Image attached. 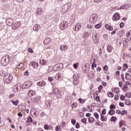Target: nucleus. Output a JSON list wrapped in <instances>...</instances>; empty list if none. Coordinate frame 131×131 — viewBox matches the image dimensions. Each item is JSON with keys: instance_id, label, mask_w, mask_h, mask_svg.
<instances>
[{"instance_id": "obj_56", "label": "nucleus", "mask_w": 131, "mask_h": 131, "mask_svg": "<svg viewBox=\"0 0 131 131\" xmlns=\"http://www.w3.org/2000/svg\"><path fill=\"white\" fill-rule=\"evenodd\" d=\"M48 80L49 81H50V82H52V81H53V80H54V79L53 78V77H49L48 78Z\"/></svg>"}, {"instance_id": "obj_2", "label": "nucleus", "mask_w": 131, "mask_h": 131, "mask_svg": "<svg viewBox=\"0 0 131 131\" xmlns=\"http://www.w3.org/2000/svg\"><path fill=\"white\" fill-rule=\"evenodd\" d=\"M13 80V75L12 74H5L4 77L5 83H11Z\"/></svg>"}, {"instance_id": "obj_12", "label": "nucleus", "mask_w": 131, "mask_h": 131, "mask_svg": "<svg viewBox=\"0 0 131 131\" xmlns=\"http://www.w3.org/2000/svg\"><path fill=\"white\" fill-rule=\"evenodd\" d=\"M24 85L25 86V89H29V88L32 85V82H31V81H27L25 82Z\"/></svg>"}, {"instance_id": "obj_32", "label": "nucleus", "mask_w": 131, "mask_h": 131, "mask_svg": "<svg viewBox=\"0 0 131 131\" xmlns=\"http://www.w3.org/2000/svg\"><path fill=\"white\" fill-rule=\"evenodd\" d=\"M108 114L110 115H114L115 114V111L114 110H111L108 112Z\"/></svg>"}, {"instance_id": "obj_33", "label": "nucleus", "mask_w": 131, "mask_h": 131, "mask_svg": "<svg viewBox=\"0 0 131 131\" xmlns=\"http://www.w3.org/2000/svg\"><path fill=\"white\" fill-rule=\"evenodd\" d=\"M95 121V119L93 117L89 118V122L90 123H93V122Z\"/></svg>"}, {"instance_id": "obj_18", "label": "nucleus", "mask_w": 131, "mask_h": 131, "mask_svg": "<svg viewBox=\"0 0 131 131\" xmlns=\"http://www.w3.org/2000/svg\"><path fill=\"white\" fill-rule=\"evenodd\" d=\"M81 29V24L80 23H78L75 27V31H79Z\"/></svg>"}, {"instance_id": "obj_41", "label": "nucleus", "mask_w": 131, "mask_h": 131, "mask_svg": "<svg viewBox=\"0 0 131 131\" xmlns=\"http://www.w3.org/2000/svg\"><path fill=\"white\" fill-rule=\"evenodd\" d=\"M40 64H41V65H46V64H47V62H46V60H40L39 62Z\"/></svg>"}, {"instance_id": "obj_44", "label": "nucleus", "mask_w": 131, "mask_h": 131, "mask_svg": "<svg viewBox=\"0 0 131 131\" xmlns=\"http://www.w3.org/2000/svg\"><path fill=\"white\" fill-rule=\"evenodd\" d=\"M23 66H24V64H23V63H20L19 64L18 66H17V68L18 69H21V68H22Z\"/></svg>"}, {"instance_id": "obj_57", "label": "nucleus", "mask_w": 131, "mask_h": 131, "mask_svg": "<svg viewBox=\"0 0 131 131\" xmlns=\"http://www.w3.org/2000/svg\"><path fill=\"white\" fill-rule=\"evenodd\" d=\"M120 99L121 100H122V101H124V100H125V96L121 95L120 97Z\"/></svg>"}, {"instance_id": "obj_43", "label": "nucleus", "mask_w": 131, "mask_h": 131, "mask_svg": "<svg viewBox=\"0 0 131 131\" xmlns=\"http://www.w3.org/2000/svg\"><path fill=\"white\" fill-rule=\"evenodd\" d=\"M112 92H113V93H116L117 94H118V93H119V89H118V88H116L113 89Z\"/></svg>"}, {"instance_id": "obj_19", "label": "nucleus", "mask_w": 131, "mask_h": 131, "mask_svg": "<svg viewBox=\"0 0 131 131\" xmlns=\"http://www.w3.org/2000/svg\"><path fill=\"white\" fill-rule=\"evenodd\" d=\"M105 27L107 30H109L110 31H112L113 30V26H110L108 24H105Z\"/></svg>"}, {"instance_id": "obj_36", "label": "nucleus", "mask_w": 131, "mask_h": 131, "mask_svg": "<svg viewBox=\"0 0 131 131\" xmlns=\"http://www.w3.org/2000/svg\"><path fill=\"white\" fill-rule=\"evenodd\" d=\"M101 121H107V118H105V116L103 115H101Z\"/></svg>"}, {"instance_id": "obj_7", "label": "nucleus", "mask_w": 131, "mask_h": 131, "mask_svg": "<svg viewBox=\"0 0 131 131\" xmlns=\"http://www.w3.org/2000/svg\"><path fill=\"white\" fill-rule=\"evenodd\" d=\"M21 26V22L20 21H16L15 22L12 26V29L15 30V29H17Z\"/></svg>"}, {"instance_id": "obj_55", "label": "nucleus", "mask_w": 131, "mask_h": 131, "mask_svg": "<svg viewBox=\"0 0 131 131\" xmlns=\"http://www.w3.org/2000/svg\"><path fill=\"white\" fill-rule=\"evenodd\" d=\"M79 102H80V103H81V104H83V103H84V100L81 98H79Z\"/></svg>"}, {"instance_id": "obj_53", "label": "nucleus", "mask_w": 131, "mask_h": 131, "mask_svg": "<svg viewBox=\"0 0 131 131\" xmlns=\"http://www.w3.org/2000/svg\"><path fill=\"white\" fill-rule=\"evenodd\" d=\"M127 90V85L126 84L123 85V91H126Z\"/></svg>"}, {"instance_id": "obj_54", "label": "nucleus", "mask_w": 131, "mask_h": 131, "mask_svg": "<svg viewBox=\"0 0 131 131\" xmlns=\"http://www.w3.org/2000/svg\"><path fill=\"white\" fill-rule=\"evenodd\" d=\"M73 67L74 69H77V67H78V63H74L73 64Z\"/></svg>"}, {"instance_id": "obj_59", "label": "nucleus", "mask_w": 131, "mask_h": 131, "mask_svg": "<svg viewBox=\"0 0 131 131\" xmlns=\"http://www.w3.org/2000/svg\"><path fill=\"white\" fill-rule=\"evenodd\" d=\"M55 129H56V130H57V131H60V126H56L55 127Z\"/></svg>"}, {"instance_id": "obj_23", "label": "nucleus", "mask_w": 131, "mask_h": 131, "mask_svg": "<svg viewBox=\"0 0 131 131\" xmlns=\"http://www.w3.org/2000/svg\"><path fill=\"white\" fill-rule=\"evenodd\" d=\"M42 12V8H39L36 10L35 13H36V15H41Z\"/></svg>"}, {"instance_id": "obj_34", "label": "nucleus", "mask_w": 131, "mask_h": 131, "mask_svg": "<svg viewBox=\"0 0 131 131\" xmlns=\"http://www.w3.org/2000/svg\"><path fill=\"white\" fill-rule=\"evenodd\" d=\"M53 93L54 94H55V95H58V94L59 93V90H58L57 88L54 89L53 90Z\"/></svg>"}, {"instance_id": "obj_17", "label": "nucleus", "mask_w": 131, "mask_h": 131, "mask_svg": "<svg viewBox=\"0 0 131 131\" xmlns=\"http://www.w3.org/2000/svg\"><path fill=\"white\" fill-rule=\"evenodd\" d=\"M30 64L31 66L33 67V68H35L36 69L37 68V67H38V63L37 62L32 61L30 63Z\"/></svg>"}, {"instance_id": "obj_35", "label": "nucleus", "mask_w": 131, "mask_h": 131, "mask_svg": "<svg viewBox=\"0 0 131 131\" xmlns=\"http://www.w3.org/2000/svg\"><path fill=\"white\" fill-rule=\"evenodd\" d=\"M101 26H102V23H100L99 24L96 25L95 26V28H96V29H99V28H100Z\"/></svg>"}, {"instance_id": "obj_39", "label": "nucleus", "mask_w": 131, "mask_h": 131, "mask_svg": "<svg viewBox=\"0 0 131 131\" xmlns=\"http://www.w3.org/2000/svg\"><path fill=\"white\" fill-rule=\"evenodd\" d=\"M107 95L110 98H113V97H114V94H113V93L112 92H108Z\"/></svg>"}, {"instance_id": "obj_21", "label": "nucleus", "mask_w": 131, "mask_h": 131, "mask_svg": "<svg viewBox=\"0 0 131 131\" xmlns=\"http://www.w3.org/2000/svg\"><path fill=\"white\" fill-rule=\"evenodd\" d=\"M112 50H113V47L111 46V44H108L107 45V51L108 53H111L112 52Z\"/></svg>"}, {"instance_id": "obj_46", "label": "nucleus", "mask_w": 131, "mask_h": 131, "mask_svg": "<svg viewBox=\"0 0 131 131\" xmlns=\"http://www.w3.org/2000/svg\"><path fill=\"white\" fill-rule=\"evenodd\" d=\"M79 83V82H78V80H74L73 84L74 85H77Z\"/></svg>"}, {"instance_id": "obj_20", "label": "nucleus", "mask_w": 131, "mask_h": 131, "mask_svg": "<svg viewBox=\"0 0 131 131\" xmlns=\"http://www.w3.org/2000/svg\"><path fill=\"white\" fill-rule=\"evenodd\" d=\"M91 36V35L89 32H84L83 34V38H84V39H86L88 37H90Z\"/></svg>"}, {"instance_id": "obj_64", "label": "nucleus", "mask_w": 131, "mask_h": 131, "mask_svg": "<svg viewBox=\"0 0 131 131\" xmlns=\"http://www.w3.org/2000/svg\"><path fill=\"white\" fill-rule=\"evenodd\" d=\"M126 96L127 98H128L129 99H130V98H131V94H127L126 95Z\"/></svg>"}, {"instance_id": "obj_47", "label": "nucleus", "mask_w": 131, "mask_h": 131, "mask_svg": "<svg viewBox=\"0 0 131 131\" xmlns=\"http://www.w3.org/2000/svg\"><path fill=\"white\" fill-rule=\"evenodd\" d=\"M71 123H72L73 125H75V124L76 123V120L74 119H72Z\"/></svg>"}, {"instance_id": "obj_48", "label": "nucleus", "mask_w": 131, "mask_h": 131, "mask_svg": "<svg viewBox=\"0 0 131 131\" xmlns=\"http://www.w3.org/2000/svg\"><path fill=\"white\" fill-rule=\"evenodd\" d=\"M124 114H127V111L123 110L121 113V115H124Z\"/></svg>"}, {"instance_id": "obj_10", "label": "nucleus", "mask_w": 131, "mask_h": 131, "mask_svg": "<svg viewBox=\"0 0 131 131\" xmlns=\"http://www.w3.org/2000/svg\"><path fill=\"white\" fill-rule=\"evenodd\" d=\"M21 90V86L19 85H16L13 86V91L14 93H17V92H19Z\"/></svg>"}, {"instance_id": "obj_11", "label": "nucleus", "mask_w": 131, "mask_h": 131, "mask_svg": "<svg viewBox=\"0 0 131 131\" xmlns=\"http://www.w3.org/2000/svg\"><path fill=\"white\" fill-rule=\"evenodd\" d=\"M14 23V20L12 18H8L6 19V24L8 26H11Z\"/></svg>"}, {"instance_id": "obj_14", "label": "nucleus", "mask_w": 131, "mask_h": 131, "mask_svg": "<svg viewBox=\"0 0 131 131\" xmlns=\"http://www.w3.org/2000/svg\"><path fill=\"white\" fill-rule=\"evenodd\" d=\"M92 37L95 43H99V38L98 37V36L96 35H93Z\"/></svg>"}, {"instance_id": "obj_24", "label": "nucleus", "mask_w": 131, "mask_h": 131, "mask_svg": "<svg viewBox=\"0 0 131 131\" xmlns=\"http://www.w3.org/2000/svg\"><path fill=\"white\" fill-rule=\"evenodd\" d=\"M37 85H39V86H42L43 85H46V82L43 81H39L37 83Z\"/></svg>"}, {"instance_id": "obj_13", "label": "nucleus", "mask_w": 131, "mask_h": 131, "mask_svg": "<svg viewBox=\"0 0 131 131\" xmlns=\"http://www.w3.org/2000/svg\"><path fill=\"white\" fill-rule=\"evenodd\" d=\"M43 43L45 46H48L51 43V38H46L43 40Z\"/></svg>"}, {"instance_id": "obj_42", "label": "nucleus", "mask_w": 131, "mask_h": 131, "mask_svg": "<svg viewBox=\"0 0 131 131\" xmlns=\"http://www.w3.org/2000/svg\"><path fill=\"white\" fill-rule=\"evenodd\" d=\"M82 72H83V73H84L85 74H86V73H88V72H89V68H88V69H86V68H85V69L83 68V69H82Z\"/></svg>"}, {"instance_id": "obj_1", "label": "nucleus", "mask_w": 131, "mask_h": 131, "mask_svg": "<svg viewBox=\"0 0 131 131\" xmlns=\"http://www.w3.org/2000/svg\"><path fill=\"white\" fill-rule=\"evenodd\" d=\"M70 9H71V3H69L64 5L61 9L62 14H66V13H68V12L70 11Z\"/></svg>"}, {"instance_id": "obj_58", "label": "nucleus", "mask_w": 131, "mask_h": 131, "mask_svg": "<svg viewBox=\"0 0 131 131\" xmlns=\"http://www.w3.org/2000/svg\"><path fill=\"white\" fill-rule=\"evenodd\" d=\"M75 126L76 128H79V127H80V125H79V123L77 122Z\"/></svg>"}, {"instance_id": "obj_3", "label": "nucleus", "mask_w": 131, "mask_h": 131, "mask_svg": "<svg viewBox=\"0 0 131 131\" xmlns=\"http://www.w3.org/2000/svg\"><path fill=\"white\" fill-rule=\"evenodd\" d=\"M10 56L8 55H6L3 57H2L1 60V64L3 66H7L8 64H9V62H10Z\"/></svg>"}, {"instance_id": "obj_38", "label": "nucleus", "mask_w": 131, "mask_h": 131, "mask_svg": "<svg viewBox=\"0 0 131 131\" xmlns=\"http://www.w3.org/2000/svg\"><path fill=\"white\" fill-rule=\"evenodd\" d=\"M44 128L46 130H49V129H50V125L45 124L44 125Z\"/></svg>"}, {"instance_id": "obj_52", "label": "nucleus", "mask_w": 131, "mask_h": 131, "mask_svg": "<svg viewBox=\"0 0 131 131\" xmlns=\"http://www.w3.org/2000/svg\"><path fill=\"white\" fill-rule=\"evenodd\" d=\"M32 118L31 117H29V118L27 119L28 122H32Z\"/></svg>"}, {"instance_id": "obj_49", "label": "nucleus", "mask_w": 131, "mask_h": 131, "mask_svg": "<svg viewBox=\"0 0 131 131\" xmlns=\"http://www.w3.org/2000/svg\"><path fill=\"white\" fill-rule=\"evenodd\" d=\"M103 69L104 71H108V66L105 65L103 67Z\"/></svg>"}, {"instance_id": "obj_9", "label": "nucleus", "mask_w": 131, "mask_h": 131, "mask_svg": "<svg viewBox=\"0 0 131 131\" xmlns=\"http://www.w3.org/2000/svg\"><path fill=\"white\" fill-rule=\"evenodd\" d=\"M40 96H36L35 97H33L32 98V102L33 103H38L39 102H40V99H41Z\"/></svg>"}, {"instance_id": "obj_51", "label": "nucleus", "mask_w": 131, "mask_h": 131, "mask_svg": "<svg viewBox=\"0 0 131 131\" xmlns=\"http://www.w3.org/2000/svg\"><path fill=\"white\" fill-rule=\"evenodd\" d=\"M86 118L82 119L81 120V122H83L84 124H85L86 123Z\"/></svg>"}, {"instance_id": "obj_16", "label": "nucleus", "mask_w": 131, "mask_h": 131, "mask_svg": "<svg viewBox=\"0 0 131 131\" xmlns=\"http://www.w3.org/2000/svg\"><path fill=\"white\" fill-rule=\"evenodd\" d=\"M60 49L62 52H65L68 49V46H67V45H61L60 47Z\"/></svg>"}, {"instance_id": "obj_15", "label": "nucleus", "mask_w": 131, "mask_h": 131, "mask_svg": "<svg viewBox=\"0 0 131 131\" xmlns=\"http://www.w3.org/2000/svg\"><path fill=\"white\" fill-rule=\"evenodd\" d=\"M39 29H40V25L38 24L35 25L33 28L34 31H38Z\"/></svg>"}, {"instance_id": "obj_8", "label": "nucleus", "mask_w": 131, "mask_h": 131, "mask_svg": "<svg viewBox=\"0 0 131 131\" xmlns=\"http://www.w3.org/2000/svg\"><path fill=\"white\" fill-rule=\"evenodd\" d=\"M120 19V15L118 13H115L114 15L113 16L112 20L113 21H118Z\"/></svg>"}, {"instance_id": "obj_5", "label": "nucleus", "mask_w": 131, "mask_h": 131, "mask_svg": "<svg viewBox=\"0 0 131 131\" xmlns=\"http://www.w3.org/2000/svg\"><path fill=\"white\" fill-rule=\"evenodd\" d=\"M63 68V64L62 63H58L54 66L53 68V71H58Z\"/></svg>"}, {"instance_id": "obj_30", "label": "nucleus", "mask_w": 131, "mask_h": 131, "mask_svg": "<svg viewBox=\"0 0 131 131\" xmlns=\"http://www.w3.org/2000/svg\"><path fill=\"white\" fill-rule=\"evenodd\" d=\"M125 79L126 80H129L131 78V75L129 74H126L125 77Z\"/></svg>"}, {"instance_id": "obj_25", "label": "nucleus", "mask_w": 131, "mask_h": 131, "mask_svg": "<svg viewBox=\"0 0 131 131\" xmlns=\"http://www.w3.org/2000/svg\"><path fill=\"white\" fill-rule=\"evenodd\" d=\"M60 19V14H58L54 17L55 22H58Z\"/></svg>"}, {"instance_id": "obj_29", "label": "nucleus", "mask_w": 131, "mask_h": 131, "mask_svg": "<svg viewBox=\"0 0 131 131\" xmlns=\"http://www.w3.org/2000/svg\"><path fill=\"white\" fill-rule=\"evenodd\" d=\"M11 102L12 103L13 105H15V106H17V105H18V104L19 103V100H16L15 101L13 100H11Z\"/></svg>"}, {"instance_id": "obj_63", "label": "nucleus", "mask_w": 131, "mask_h": 131, "mask_svg": "<svg viewBox=\"0 0 131 131\" xmlns=\"http://www.w3.org/2000/svg\"><path fill=\"white\" fill-rule=\"evenodd\" d=\"M73 106L74 107V108H76V107H77V103L75 102L73 104Z\"/></svg>"}, {"instance_id": "obj_22", "label": "nucleus", "mask_w": 131, "mask_h": 131, "mask_svg": "<svg viewBox=\"0 0 131 131\" xmlns=\"http://www.w3.org/2000/svg\"><path fill=\"white\" fill-rule=\"evenodd\" d=\"M35 91H33L32 90H30L28 92V95L29 96V97H32L33 96H35Z\"/></svg>"}, {"instance_id": "obj_60", "label": "nucleus", "mask_w": 131, "mask_h": 131, "mask_svg": "<svg viewBox=\"0 0 131 131\" xmlns=\"http://www.w3.org/2000/svg\"><path fill=\"white\" fill-rule=\"evenodd\" d=\"M96 100L97 102H101V100L100 99V97L97 96L96 98Z\"/></svg>"}, {"instance_id": "obj_45", "label": "nucleus", "mask_w": 131, "mask_h": 131, "mask_svg": "<svg viewBox=\"0 0 131 131\" xmlns=\"http://www.w3.org/2000/svg\"><path fill=\"white\" fill-rule=\"evenodd\" d=\"M94 115L96 119H99V114H98V113H94Z\"/></svg>"}, {"instance_id": "obj_4", "label": "nucleus", "mask_w": 131, "mask_h": 131, "mask_svg": "<svg viewBox=\"0 0 131 131\" xmlns=\"http://www.w3.org/2000/svg\"><path fill=\"white\" fill-rule=\"evenodd\" d=\"M90 21L92 24H96L98 21V15L96 13L92 14L90 18Z\"/></svg>"}, {"instance_id": "obj_31", "label": "nucleus", "mask_w": 131, "mask_h": 131, "mask_svg": "<svg viewBox=\"0 0 131 131\" xmlns=\"http://www.w3.org/2000/svg\"><path fill=\"white\" fill-rule=\"evenodd\" d=\"M130 7H131V5L130 4L124 5V10H128V9H129V8Z\"/></svg>"}, {"instance_id": "obj_27", "label": "nucleus", "mask_w": 131, "mask_h": 131, "mask_svg": "<svg viewBox=\"0 0 131 131\" xmlns=\"http://www.w3.org/2000/svg\"><path fill=\"white\" fill-rule=\"evenodd\" d=\"M55 79H57V80H59V79H61V74L60 73H57L55 76Z\"/></svg>"}, {"instance_id": "obj_61", "label": "nucleus", "mask_w": 131, "mask_h": 131, "mask_svg": "<svg viewBox=\"0 0 131 131\" xmlns=\"http://www.w3.org/2000/svg\"><path fill=\"white\" fill-rule=\"evenodd\" d=\"M110 109H115V105L114 104H112L110 107Z\"/></svg>"}, {"instance_id": "obj_28", "label": "nucleus", "mask_w": 131, "mask_h": 131, "mask_svg": "<svg viewBox=\"0 0 131 131\" xmlns=\"http://www.w3.org/2000/svg\"><path fill=\"white\" fill-rule=\"evenodd\" d=\"M74 80H78V79L79 78V74H75L73 76Z\"/></svg>"}, {"instance_id": "obj_62", "label": "nucleus", "mask_w": 131, "mask_h": 131, "mask_svg": "<svg viewBox=\"0 0 131 131\" xmlns=\"http://www.w3.org/2000/svg\"><path fill=\"white\" fill-rule=\"evenodd\" d=\"M87 28H88L89 29H92V28H93V26L91 25H88Z\"/></svg>"}, {"instance_id": "obj_40", "label": "nucleus", "mask_w": 131, "mask_h": 131, "mask_svg": "<svg viewBox=\"0 0 131 131\" xmlns=\"http://www.w3.org/2000/svg\"><path fill=\"white\" fill-rule=\"evenodd\" d=\"M117 120V119L116 118V117L112 116L111 118V121H113L114 122H115Z\"/></svg>"}, {"instance_id": "obj_6", "label": "nucleus", "mask_w": 131, "mask_h": 131, "mask_svg": "<svg viewBox=\"0 0 131 131\" xmlns=\"http://www.w3.org/2000/svg\"><path fill=\"white\" fill-rule=\"evenodd\" d=\"M68 26V23L67 21H62L59 25V28L61 30H64L66 28H67Z\"/></svg>"}, {"instance_id": "obj_50", "label": "nucleus", "mask_w": 131, "mask_h": 131, "mask_svg": "<svg viewBox=\"0 0 131 131\" xmlns=\"http://www.w3.org/2000/svg\"><path fill=\"white\" fill-rule=\"evenodd\" d=\"M28 52L31 53V54H33V50H32V48H29L28 49Z\"/></svg>"}, {"instance_id": "obj_26", "label": "nucleus", "mask_w": 131, "mask_h": 131, "mask_svg": "<svg viewBox=\"0 0 131 131\" xmlns=\"http://www.w3.org/2000/svg\"><path fill=\"white\" fill-rule=\"evenodd\" d=\"M88 76L90 77V78H94L95 77V75L94 74V72L90 71L88 73Z\"/></svg>"}, {"instance_id": "obj_37", "label": "nucleus", "mask_w": 131, "mask_h": 131, "mask_svg": "<svg viewBox=\"0 0 131 131\" xmlns=\"http://www.w3.org/2000/svg\"><path fill=\"white\" fill-rule=\"evenodd\" d=\"M125 105H127V106H129L130 105V101L128 99H126L125 101Z\"/></svg>"}]
</instances>
